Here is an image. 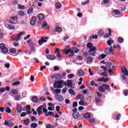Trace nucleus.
I'll return each instance as SVG.
<instances>
[{
  "label": "nucleus",
  "instance_id": "obj_23",
  "mask_svg": "<svg viewBox=\"0 0 128 128\" xmlns=\"http://www.w3.org/2000/svg\"><path fill=\"white\" fill-rule=\"evenodd\" d=\"M72 82L70 80H67V84L66 83V86H68L69 88H72Z\"/></svg>",
  "mask_w": 128,
  "mask_h": 128
},
{
  "label": "nucleus",
  "instance_id": "obj_36",
  "mask_svg": "<svg viewBox=\"0 0 128 128\" xmlns=\"http://www.w3.org/2000/svg\"><path fill=\"white\" fill-rule=\"evenodd\" d=\"M95 102L96 104H100V102H102V99H100V98H95Z\"/></svg>",
  "mask_w": 128,
  "mask_h": 128
},
{
  "label": "nucleus",
  "instance_id": "obj_18",
  "mask_svg": "<svg viewBox=\"0 0 128 128\" xmlns=\"http://www.w3.org/2000/svg\"><path fill=\"white\" fill-rule=\"evenodd\" d=\"M77 74H78V76H84V72L82 70L80 69L77 72Z\"/></svg>",
  "mask_w": 128,
  "mask_h": 128
},
{
  "label": "nucleus",
  "instance_id": "obj_42",
  "mask_svg": "<svg viewBox=\"0 0 128 128\" xmlns=\"http://www.w3.org/2000/svg\"><path fill=\"white\" fill-rule=\"evenodd\" d=\"M44 24L42 25V28H44L48 26V23L46 21H44Z\"/></svg>",
  "mask_w": 128,
  "mask_h": 128
},
{
  "label": "nucleus",
  "instance_id": "obj_56",
  "mask_svg": "<svg viewBox=\"0 0 128 128\" xmlns=\"http://www.w3.org/2000/svg\"><path fill=\"white\" fill-rule=\"evenodd\" d=\"M113 48H118V50H120V44L116 45V46H114Z\"/></svg>",
  "mask_w": 128,
  "mask_h": 128
},
{
  "label": "nucleus",
  "instance_id": "obj_53",
  "mask_svg": "<svg viewBox=\"0 0 128 128\" xmlns=\"http://www.w3.org/2000/svg\"><path fill=\"white\" fill-rule=\"evenodd\" d=\"M42 108L43 112H44L45 114H47L46 112H48V109H46V107H42Z\"/></svg>",
  "mask_w": 128,
  "mask_h": 128
},
{
  "label": "nucleus",
  "instance_id": "obj_22",
  "mask_svg": "<svg viewBox=\"0 0 128 128\" xmlns=\"http://www.w3.org/2000/svg\"><path fill=\"white\" fill-rule=\"evenodd\" d=\"M45 116H54V112H48V113L45 114H44Z\"/></svg>",
  "mask_w": 128,
  "mask_h": 128
},
{
  "label": "nucleus",
  "instance_id": "obj_62",
  "mask_svg": "<svg viewBox=\"0 0 128 128\" xmlns=\"http://www.w3.org/2000/svg\"><path fill=\"white\" fill-rule=\"evenodd\" d=\"M56 112H60V106H56Z\"/></svg>",
  "mask_w": 128,
  "mask_h": 128
},
{
  "label": "nucleus",
  "instance_id": "obj_50",
  "mask_svg": "<svg viewBox=\"0 0 128 128\" xmlns=\"http://www.w3.org/2000/svg\"><path fill=\"white\" fill-rule=\"evenodd\" d=\"M90 4V0H87L86 2H82V6H86V4Z\"/></svg>",
  "mask_w": 128,
  "mask_h": 128
},
{
  "label": "nucleus",
  "instance_id": "obj_6",
  "mask_svg": "<svg viewBox=\"0 0 128 128\" xmlns=\"http://www.w3.org/2000/svg\"><path fill=\"white\" fill-rule=\"evenodd\" d=\"M72 117L74 120H78L80 118V113L78 112V108H75L74 109L72 110Z\"/></svg>",
  "mask_w": 128,
  "mask_h": 128
},
{
  "label": "nucleus",
  "instance_id": "obj_15",
  "mask_svg": "<svg viewBox=\"0 0 128 128\" xmlns=\"http://www.w3.org/2000/svg\"><path fill=\"white\" fill-rule=\"evenodd\" d=\"M47 60H54L56 58V56L52 54H49L46 56Z\"/></svg>",
  "mask_w": 128,
  "mask_h": 128
},
{
  "label": "nucleus",
  "instance_id": "obj_59",
  "mask_svg": "<svg viewBox=\"0 0 128 128\" xmlns=\"http://www.w3.org/2000/svg\"><path fill=\"white\" fill-rule=\"evenodd\" d=\"M90 38H95V40H96V38H98V35H95V36L94 35H92L90 36Z\"/></svg>",
  "mask_w": 128,
  "mask_h": 128
},
{
  "label": "nucleus",
  "instance_id": "obj_10",
  "mask_svg": "<svg viewBox=\"0 0 128 128\" xmlns=\"http://www.w3.org/2000/svg\"><path fill=\"white\" fill-rule=\"evenodd\" d=\"M44 18H46V16H44V14H38V18L39 20L38 21V24H40V22H42V20H44Z\"/></svg>",
  "mask_w": 128,
  "mask_h": 128
},
{
  "label": "nucleus",
  "instance_id": "obj_43",
  "mask_svg": "<svg viewBox=\"0 0 128 128\" xmlns=\"http://www.w3.org/2000/svg\"><path fill=\"white\" fill-rule=\"evenodd\" d=\"M6 112H8V114H10V112H12V110L10 108L8 107L6 108Z\"/></svg>",
  "mask_w": 128,
  "mask_h": 128
},
{
  "label": "nucleus",
  "instance_id": "obj_21",
  "mask_svg": "<svg viewBox=\"0 0 128 128\" xmlns=\"http://www.w3.org/2000/svg\"><path fill=\"white\" fill-rule=\"evenodd\" d=\"M122 70L125 76H128V69H126V67H123L122 68Z\"/></svg>",
  "mask_w": 128,
  "mask_h": 128
},
{
  "label": "nucleus",
  "instance_id": "obj_38",
  "mask_svg": "<svg viewBox=\"0 0 128 128\" xmlns=\"http://www.w3.org/2000/svg\"><path fill=\"white\" fill-rule=\"evenodd\" d=\"M11 92L12 94H18V92L15 89H12L11 90Z\"/></svg>",
  "mask_w": 128,
  "mask_h": 128
},
{
  "label": "nucleus",
  "instance_id": "obj_57",
  "mask_svg": "<svg viewBox=\"0 0 128 128\" xmlns=\"http://www.w3.org/2000/svg\"><path fill=\"white\" fill-rule=\"evenodd\" d=\"M19 16H24V12L22 11L19 12Z\"/></svg>",
  "mask_w": 128,
  "mask_h": 128
},
{
  "label": "nucleus",
  "instance_id": "obj_55",
  "mask_svg": "<svg viewBox=\"0 0 128 128\" xmlns=\"http://www.w3.org/2000/svg\"><path fill=\"white\" fill-rule=\"evenodd\" d=\"M101 76H108V73H106V72H102Z\"/></svg>",
  "mask_w": 128,
  "mask_h": 128
},
{
  "label": "nucleus",
  "instance_id": "obj_13",
  "mask_svg": "<svg viewBox=\"0 0 128 128\" xmlns=\"http://www.w3.org/2000/svg\"><path fill=\"white\" fill-rule=\"evenodd\" d=\"M29 46L30 48L31 49V52H35L36 51V48H36V43L34 42H31L30 44H29Z\"/></svg>",
  "mask_w": 128,
  "mask_h": 128
},
{
  "label": "nucleus",
  "instance_id": "obj_51",
  "mask_svg": "<svg viewBox=\"0 0 128 128\" xmlns=\"http://www.w3.org/2000/svg\"><path fill=\"white\" fill-rule=\"evenodd\" d=\"M18 84H20V82L19 81H17L12 84V86H18Z\"/></svg>",
  "mask_w": 128,
  "mask_h": 128
},
{
  "label": "nucleus",
  "instance_id": "obj_2",
  "mask_svg": "<svg viewBox=\"0 0 128 128\" xmlns=\"http://www.w3.org/2000/svg\"><path fill=\"white\" fill-rule=\"evenodd\" d=\"M64 86H66V82L64 80L55 81L54 84V88H62Z\"/></svg>",
  "mask_w": 128,
  "mask_h": 128
},
{
  "label": "nucleus",
  "instance_id": "obj_28",
  "mask_svg": "<svg viewBox=\"0 0 128 128\" xmlns=\"http://www.w3.org/2000/svg\"><path fill=\"white\" fill-rule=\"evenodd\" d=\"M56 32H62V28L56 26Z\"/></svg>",
  "mask_w": 128,
  "mask_h": 128
},
{
  "label": "nucleus",
  "instance_id": "obj_58",
  "mask_svg": "<svg viewBox=\"0 0 128 128\" xmlns=\"http://www.w3.org/2000/svg\"><path fill=\"white\" fill-rule=\"evenodd\" d=\"M120 116H122V115L120 114H118L116 117V120H120Z\"/></svg>",
  "mask_w": 128,
  "mask_h": 128
},
{
  "label": "nucleus",
  "instance_id": "obj_60",
  "mask_svg": "<svg viewBox=\"0 0 128 128\" xmlns=\"http://www.w3.org/2000/svg\"><path fill=\"white\" fill-rule=\"evenodd\" d=\"M79 104L80 106H84V102L82 100L79 102Z\"/></svg>",
  "mask_w": 128,
  "mask_h": 128
},
{
  "label": "nucleus",
  "instance_id": "obj_7",
  "mask_svg": "<svg viewBox=\"0 0 128 128\" xmlns=\"http://www.w3.org/2000/svg\"><path fill=\"white\" fill-rule=\"evenodd\" d=\"M0 48L3 54H6L8 52V50L6 47V44H0Z\"/></svg>",
  "mask_w": 128,
  "mask_h": 128
},
{
  "label": "nucleus",
  "instance_id": "obj_26",
  "mask_svg": "<svg viewBox=\"0 0 128 128\" xmlns=\"http://www.w3.org/2000/svg\"><path fill=\"white\" fill-rule=\"evenodd\" d=\"M42 108H44V105L40 106L37 108L38 112H42Z\"/></svg>",
  "mask_w": 128,
  "mask_h": 128
},
{
  "label": "nucleus",
  "instance_id": "obj_31",
  "mask_svg": "<svg viewBox=\"0 0 128 128\" xmlns=\"http://www.w3.org/2000/svg\"><path fill=\"white\" fill-rule=\"evenodd\" d=\"M30 128H38V124L34 122L31 124Z\"/></svg>",
  "mask_w": 128,
  "mask_h": 128
},
{
  "label": "nucleus",
  "instance_id": "obj_19",
  "mask_svg": "<svg viewBox=\"0 0 128 128\" xmlns=\"http://www.w3.org/2000/svg\"><path fill=\"white\" fill-rule=\"evenodd\" d=\"M22 34H24V32H20V33L16 36L17 38H16V40H15L16 42H18V40H20V36H22Z\"/></svg>",
  "mask_w": 128,
  "mask_h": 128
},
{
  "label": "nucleus",
  "instance_id": "obj_5",
  "mask_svg": "<svg viewBox=\"0 0 128 128\" xmlns=\"http://www.w3.org/2000/svg\"><path fill=\"white\" fill-rule=\"evenodd\" d=\"M112 66V62H106V66L108 68H109L108 72H109L110 74H112V72L114 70V66ZM110 68H112L111 69Z\"/></svg>",
  "mask_w": 128,
  "mask_h": 128
},
{
  "label": "nucleus",
  "instance_id": "obj_8",
  "mask_svg": "<svg viewBox=\"0 0 128 128\" xmlns=\"http://www.w3.org/2000/svg\"><path fill=\"white\" fill-rule=\"evenodd\" d=\"M10 92V86H7L5 88H2L0 89V94H2L4 92Z\"/></svg>",
  "mask_w": 128,
  "mask_h": 128
},
{
  "label": "nucleus",
  "instance_id": "obj_48",
  "mask_svg": "<svg viewBox=\"0 0 128 128\" xmlns=\"http://www.w3.org/2000/svg\"><path fill=\"white\" fill-rule=\"evenodd\" d=\"M74 77V74H69L68 76V78L70 79V78H72Z\"/></svg>",
  "mask_w": 128,
  "mask_h": 128
},
{
  "label": "nucleus",
  "instance_id": "obj_35",
  "mask_svg": "<svg viewBox=\"0 0 128 128\" xmlns=\"http://www.w3.org/2000/svg\"><path fill=\"white\" fill-rule=\"evenodd\" d=\"M118 42H119L120 44H122V42H124V38L122 37H119L118 38Z\"/></svg>",
  "mask_w": 128,
  "mask_h": 128
},
{
  "label": "nucleus",
  "instance_id": "obj_32",
  "mask_svg": "<svg viewBox=\"0 0 128 128\" xmlns=\"http://www.w3.org/2000/svg\"><path fill=\"white\" fill-rule=\"evenodd\" d=\"M84 118H86L88 119V118H90V114L88 113H85L84 114Z\"/></svg>",
  "mask_w": 128,
  "mask_h": 128
},
{
  "label": "nucleus",
  "instance_id": "obj_1",
  "mask_svg": "<svg viewBox=\"0 0 128 128\" xmlns=\"http://www.w3.org/2000/svg\"><path fill=\"white\" fill-rule=\"evenodd\" d=\"M87 48H89L88 53L90 56H96V46H94V44L92 42H88L87 44Z\"/></svg>",
  "mask_w": 128,
  "mask_h": 128
},
{
  "label": "nucleus",
  "instance_id": "obj_9",
  "mask_svg": "<svg viewBox=\"0 0 128 128\" xmlns=\"http://www.w3.org/2000/svg\"><path fill=\"white\" fill-rule=\"evenodd\" d=\"M62 75L60 73L54 74L52 77V78H56V80H62Z\"/></svg>",
  "mask_w": 128,
  "mask_h": 128
},
{
  "label": "nucleus",
  "instance_id": "obj_41",
  "mask_svg": "<svg viewBox=\"0 0 128 128\" xmlns=\"http://www.w3.org/2000/svg\"><path fill=\"white\" fill-rule=\"evenodd\" d=\"M18 8H19V10H24V8H26V7L24 6H22L21 4H18Z\"/></svg>",
  "mask_w": 128,
  "mask_h": 128
},
{
  "label": "nucleus",
  "instance_id": "obj_16",
  "mask_svg": "<svg viewBox=\"0 0 128 128\" xmlns=\"http://www.w3.org/2000/svg\"><path fill=\"white\" fill-rule=\"evenodd\" d=\"M48 42V40H46V39L44 38V37L42 36L41 37V39L38 40V42L40 46H42V44L44 42Z\"/></svg>",
  "mask_w": 128,
  "mask_h": 128
},
{
  "label": "nucleus",
  "instance_id": "obj_54",
  "mask_svg": "<svg viewBox=\"0 0 128 128\" xmlns=\"http://www.w3.org/2000/svg\"><path fill=\"white\" fill-rule=\"evenodd\" d=\"M100 68L104 70V72H106V70H108V68L104 66H101Z\"/></svg>",
  "mask_w": 128,
  "mask_h": 128
},
{
  "label": "nucleus",
  "instance_id": "obj_47",
  "mask_svg": "<svg viewBox=\"0 0 128 128\" xmlns=\"http://www.w3.org/2000/svg\"><path fill=\"white\" fill-rule=\"evenodd\" d=\"M24 124L26 126H28L30 124V119H26V120H24Z\"/></svg>",
  "mask_w": 128,
  "mask_h": 128
},
{
  "label": "nucleus",
  "instance_id": "obj_64",
  "mask_svg": "<svg viewBox=\"0 0 128 128\" xmlns=\"http://www.w3.org/2000/svg\"><path fill=\"white\" fill-rule=\"evenodd\" d=\"M46 128H52V124H46Z\"/></svg>",
  "mask_w": 128,
  "mask_h": 128
},
{
  "label": "nucleus",
  "instance_id": "obj_30",
  "mask_svg": "<svg viewBox=\"0 0 128 128\" xmlns=\"http://www.w3.org/2000/svg\"><path fill=\"white\" fill-rule=\"evenodd\" d=\"M106 56V54H102L99 56L98 59L99 60H104V58Z\"/></svg>",
  "mask_w": 128,
  "mask_h": 128
},
{
  "label": "nucleus",
  "instance_id": "obj_40",
  "mask_svg": "<svg viewBox=\"0 0 128 128\" xmlns=\"http://www.w3.org/2000/svg\"><path fill=\"white\" fill-rule=\"evenodd\" d=\"M114 40H108L107 41V44H108V46H112V44H114Z\"/></svg>",
  "mask_w": 128,
  "mask_h": 128
},
{
  "label": "nucleus",
  "instance_id": "obj_61",
  "mask_svg": "<svg viewBox=\"0 0 128 128\" xmlns=\"http://www.w3.org/2000/svg\"><path fill=\"white\" fill-rule=\"evenodd\" d=\"M72 106H73V108H76V107L78 106V102H74Z\"/></svg>",
  "mask_w": 128,
  "mask_h": 128
},
{
  "label": "nucleus",
  "instance_id": "obj_11",
  "mask_svg": "<svg viewBox=\"0 0 128 128\" xmlns=\"http://www.w3.org/2000/svg\"><path fill=\"white\" fill-rule=\"evenodd\" d=\"M36 22V16H32L30 20V24L31 26H34Z\"/></svg>",
  "mask_w": 128,
  "mask_h": 128
},
{
  "label": "nucleus",
  "instance_id": "obj_25",
  "mask_svg": "<svg viewBox=\"0 0 128 128\" xmlns=\"http://www.w3.org/2000/svg\"><path fill=\"white\" fill-rule=\"evenodd\" d=\"M56 8L57 9L60 8H62V4L60 2H57L55 4Z\"/></svg>",
  "mask_w": 128,
  "mask_h": 128
},
{
  "label": "nucleus",
  "instance_id": "obj_37",
  "mask_svg": "<svg viewBox=\"0 0 128 128\" xmlns=\"http://www.w3.org/2000/svg\"><path fill=\"white\" fill-rule=\"evenodd\" d=\"M88 122H90V124H94V122H96V120H94V118H89L88 120Z\"/></svg>",
  "mask_w": 128,
  "mask_h": 128
},
{
  "label": "nucleus",
  "instance_id": "obj_33",
  "mask_svg": "<svg viewBox=\"0 0 128 128\" xmlns=\"http://www.w3.org/2000/svg\"><path fill=\"white\" fill-rule=\"evenodd\" d=\"M10 52L11 54H16V50L14 48H11L10 49Z\"/></svg>",
  "mask_w": 128,
  "mask_h": 128
},
{
  "label": "nucleus",
  "instance_id": "obj_27",
  "mask_svg": "<svg viewBox=\"0 0 128 128\" xmlns=\"http://www.w3.org/2000/svg\"><path fill=\"white\" fill-rule=\"evenodd\" d=\"M34 12V8H30L28 9L27 11V14H30Z\"/></svg>",
  "mask_w": 128,
  "mask_h": 128
},
{
  "label": "nucleus",
  "instance_id": "obj_17",
  "mask_svg": "<svg viewBox=\"0 0 128 128\" xmlns=\"http://www.w3.org/2000/svg\"><path fill=\"white\" fill-rule=\"evenodd\" d=\"M16 110L19 114H20L22 112V106L20 104H17V106L16 108Z\"/></svg>",
  "mask_w": 128,
  "mask_h": 128
},
{
  "label": "nucleus",
  "instance_id": "obj_3",
  "mask_svg": "<svg viewBox=\"0 0 128 128\" xmlns=\"http://www.w3.org/2000/svg\"><path fill=\"white\" fill-rule=\"evenodd\" d=\"M64 52L66 54H68L70 53V54L68 55V56L70 58L74 56V52L70 49V46L68 45L66 46L64 48Z\"/></svg>",
  "mask_w": 128,
  "mask_h": 128
},
{
  "label": "nucleus",
  "instance_id": "obj_14",
  "mask_svg": "<svg viewBox=\"0 0 128 128\" xmlns=\"http://www.w3.org/2000/svg\"><path fill=\"white\" fill-rule=\"evenodd\" d=\"M55 98L58 102H62V101H64V98L62 97V95H60V94H57L56 95Z\"/></svg>",
  "mask_w": 128,
  "mask_h": 128
},
{
  "label": "nucleus",
  "instance_id": "obj_44",
  "mask_svg": "<svg viewBox=\"0 0 128 128\" xmlns=\"http://www.w3.org/2000/svg\"><path fill=\"white\" fill-rule=\"evenodd\" d=\"M114 12H115L116 16H120V12L118 10H114Z\"/></svg>",
  "mask_w": 128,
  "mask_h": 128
},
{
  "label": "nucleus",
  "instance_id": "obj_45",
  "mask_svg": "<svg viewBox=\"0 0 128 128\" xmlns=\"http://www.w3.org/2000/svg\"><path fill=\"white\" fill-rule=\"evenodd\" d=\"M8 26L9 30H14L16 28V27L12 24H8Z\"/></svg>",
  "mask_w": 128,
  "mask_h": 128
},
{
  "label": "nucleus",
  "instance_id": "obj_39",
  "mask_svg": "<svg viewBox=\"0 0 128 128\" xmlns=\"http://www.w3.org/2000/svg\"><path fill=\"white\" fill-rule=\"evenodd\" d=\"M87 61L88 62H93V58L92 57V56H89L87 58Z\"/></svg>",
  "mask_w": 128,
  "mask_h": 128
},
{
  "label": "nucleus",
  "instance_id": "obj_46",
  "mask_svg": "<svg viewBox=\"0 0 128 128\" xmlns=\"http://www.w3.org/2000/svg\"><path fill=\"white\" fill-rule=\"evenodd\" d=\"M18 16L10 17V20H18Z\"/></svg>",
  "mask_w": 128,
  "mask_h": 128
},
{
  "label": "nucleus",
  "instance_id": "obj_4",
  "mask_svg": "<svg viewBox=\"0 0 128 128\" xmlns=\"http://www.w3.org/2000/svg\"><path fill=\"white\" fill-rule=\"evenodd\" d=\"M106 90H108V92H110V86L106 84H102V86H99L98 90L100 92H106Z\"/></svg>",
  "mask_w": 128,
  "mask_h": 128
},
{
  "label": "nucleus",
  "instance_id": "obj_29",
  "mask_svg": "<svg viewBox=\"0 0 128 128\" xmlns=\"http://www.w3.org/2000/svg\"><path fill=\"white\" fill-rule=\"evenodd\" d=\"M68 92L70 94H72V96H76V93H74V91L72 89H69Z\"/></svg>",
  "mask_w": 128,
  "mask_h": 128
},
{
  "label": "nucleus",
  "instance_id": "obj_52",
  "mask_svg": "<svg viewBox=\"0 0 128 128\" xmlns=\"http://www.w3.org/2000/svg\"><path fill=\"white\" fill-rule=\"evenodd\" d=\"M39 100H40V102H44V100H46V98H44V96L40 97L39 98Z\"/></svg>",
  "mask_w": 128,
  "mask_h": 128
},
{
  "label": "nucleus",
  "instance_id": "obj_12",
  "mask_svg": "<svg viewBox=\"0 0 128 128\" xmlns=\"http://www.w3.org/2000/svg\"><path fill=\"white\" fill-rule=\"evenodd\" d=\"M104 52L106 54H110L111 52H114V50H112V46H111L110 48H106L104 50Z\"/></svg>",
  "mask_w": 128,
  "mask_h": 128
},
{
  "label": "nucleus",
  "instance_id": "obj_49",
  "mask_svg": "<svg viewBox=\"0 0 128 128\" xmlns=\"http://www.w3.org/2000/svg\"><path fill=\"white\" fill-rule=\"evenodd\" d=\"M20 98L21 96L20 95H17L15 96V100H16V101L20 100Z\"/></svg>",
  "mask_w": 128,
  "mask_h": 128
},
{
  "label": "nucleus",
  "instance_id": "obj_34",
  "mask_svg": "<svg viewBox=\"0 0 128 128\" xmlns=\"http://www.w3.org/2000/svg\"><path fill=\"white\" fill-rule=\"evenodd\" d=\"M104 30H100L98 32V36H104Z\"/></svg>",
  "mask_w": 128,
  "mask_h": 128
},
{
  "label": "nucleus",
  "instance_id": "obj_24",
  "mask_svg": "<svg viewBox=\"0 0 128 128\" xmlns=\"http://www.w3.org/2000/svg\"><path fill=\"white\" fill-rule=\"evenodd\" d=\"M32 102H38V98L36 96H33L32 97Z\"/></svg>",
  "mask_w": 128,
  "mask_h": 128
},
{
  "label": "nucleus",
  "instance_id": "obj_20",
  "mask_svg": "<svg viewBox=\"0 0 128 128\" xmlns=\"http://www.w3.org/2000/svg\"><path fill=\"white\" fill-rule=\"evenodd\" d=\"M109 32V34H106L104 35V38H108V36H112V29L108 28L107 29Z\"/></svg>",
  "mask_w": 128,
  "mask_h": 128
},
{
  "label": "nucleus",
  "instance_id": "obj_63",
  "mask_svg": "<svg viewBox=\"0 0 128 128\" xmlns=\"http://www.w3.org/2000/svg\"><path fill=\"white\" fill-rule=\"evenodd\" d=\"M124 94L126 96H128V90H124Z\"/></svg>",
  "mask_w": 128,
  "mask_h": 128
}]
</instances>
